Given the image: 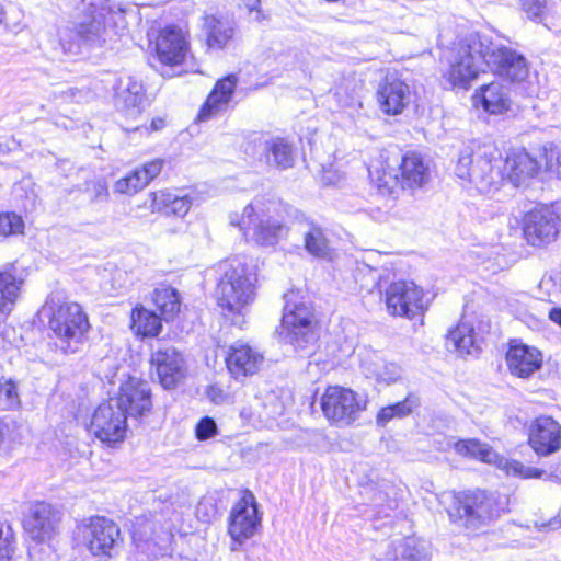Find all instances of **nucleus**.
Listing matches in <instances>:
<instances>
[{"mask_svg":"<svg viewBox=\"0 0 561 561\" xmlns=\"http://www.w3.org/2000/svg\"><path fill=\"white\" fill-rule=\"evenodd\" d=\"M70 37L78 43L101 46L119 36L127 26L126 11L108 0H69Z\"/></svg>","mask_w":561,"mask_h":561,"instance_id":"1","label":"nucleus"},{"mask_svg":"<svg viewBox=\"0 0 561 561\" xmlns=\"http://www.w3.org/2000/svg\"><path fill=\"white\" fill-rule=\"evenodd\" d=\"M528 73L527 59L511 41L500 35L493 37V75L503 82V90L493 91V115L502 114L508 118L517 115L519 106L511 98V88L524 82Z\"/></svg>","mask_w":561,"mask_h":561,"instance_id":"2","label":"nucleus"},{"mask_svg":"<svg viewBox=\"0 0 561 561\" xmlns=\"http://www.w3.org/2000/svg\"><path fill=\"white\" fill-rule=\"evenodd\" d=\"M255 274L245 263L232 261L217 286L218 306L225 317L244 316L255 298Z\"/></svg>","mask_w":561,"mask_h":561,"instance_id":"3","label":"nucleus"},{"mask_svg":"<svg viewBox=\"0 0 561 561\" xmlns=\"http://www.w3.org/2000/svg\"><path fill=\"white\" fill-rule=\"evenodd\" d=\"M48 313L49 329L59 341L64 353H75L89 330V321L81 306L77 302L60 301V298L50 295L44 306Z\"/></svg>","mask_w":561,"mask_h":561,"instance_id":"4","label":"nucleus"},{"mask_svg":"<svg viewBox=\"0 0 561 561\" xmlns=\"http://www.w3.org/2000/svg\"><path fill=\"white\" fill-rule=\"evenodd\" d=\"M278 204L263 198H255L243 208L241 215L230 216V224L238 227L245 237L251 238L261 245H274L287 233L286 225L273 216Z\"/></svg>","mask_w":561,"mask_h":561,"instance_id":"5","label":"nucleus"},{"mask_svg":"<svg viewBox=\"0 0 561 561\" xmlns=\"http://www.w3.org/2000/svg\"><path fill=\"white\" fill-rule=\"evenodd\" d=\"M489 47L478 34H470L453 49L449 58V80L454 85H465L489 67Z\"/></svg>","mask_w":561,"mask_h":561,"instance_id":"6","label":"nucleus"},{"mask_svg":"<svg viewBox=\"0 0 561 561\" xmlns=\"http://www.w3.org/2000/svg\"><path fill=\"white\" fill-rule=\"evenodd\" d=\"M282 329L285 340L297 350L306 348L318 339L313 310L305 302L291 306L287 300L282 318Z\"/></svg>","mask_w":561,"mask_h":561,"instance_id":"7","label":"nucleus"},{"mask_svg":"<svg viewBox=\"0 0 561 561\" xmlns=\"http://www.w3.org/2000/svg\"><path fill=\"white\" fill-rule=\"evenodd\" d=\"M321 409L328 420L350 425L366 409V401L348 388L330 386L321 397Z\"/></svg>","mask_w":561,"mask_h":561,"instance_id":"8","label":"nucleus"},{"mask_svg":"<svg viewBox=\"0 0 561 561\" xmlns=\"http://www.w3.org/2000/svg\"><path fill=\"white\" fill-rule=\"evenodd\" d=\"M82 536L85 547L94 557L112 558L122 541L119 527L103 516L83 520Z\"/></svg>","mask_w":561,"mask_h":561,"instance_id":"9","label":"nucleus"},{"mask_svg":"<svg viewBox=\"0 0 561 561\" xmlns=\"http://www.w3.org/2000/svg\"><path fill=\"white\" fill-rule=\"evenodd\" d=\"M490 512L489 494L480 489L454 493L453 504L448 510L450 518L465 519L466 527L473 530L484 525Z\"/></svg>","mask_w":561,"mask_h":561,"instance_id":"10","label":"nucleus"},{"mask_svg":"<svg viewBox=\"0 0 561 561\" xmlns=\"http://www.w3.org/2000/svg\"><path fill=\"white\" fill-rule=\"evenodd\" d=\"M424 293L414 282L391 283L385 291V302L389 314L413 319L423 312Z\"/></svg>","mask_w":561,"mask_h":561,"instance_id":"11","label":"nucleus"},{"mask_svg":"<svg viewBox=\"0 0 561 561\" xmlns=\"http://www.w3.org/2000/svg\"><path fill=\"white\" fill-rule=\"evenodd\" d=\"M560 216L550 206L542 205L527 211L523 220L525 239L533 247L553 242L559 234Z\"/></svg>","mask_w":561,"mask_h":561,"instance_id":"12","label":"nucleus"},{"mask_svg":"<svg viewBox=\"0 0 561 561\" xmlns=\"http://www.w3.org/2000/svg\"><path fill=\"white\" fill-rule=\"evenodd\" d=\"M127 419L122 410L110 399L94 411L90 432L102 443L115 444L126 436Z\"/></svg>","mask_w":561,"mask_h":561,"instance_id":"13","label":"nucleus"},{"mask_svg":"<svg viewBox=\"0 0 561 561\" xmlns=\"http://www.w3.org/2000/svg\"><path fill=\"white\" fill-rule=\"evenodd\" d=\"M260 523L261 516L254 494L250 490L242 491L240 500L230 512L229 535L234 542L242 543L255 534Z\"/></svg>","mask_w":561,"mask_h":561,"instance_id":"14","label":"nucleus"},{"mask_svg":"<svg viewBox=\"0 0 561 561\" xmlns=\"http://www.w3.org/2000/svg\"><path fill=\"white\" fill-rule=\"evenodd\" d=\"M126 419H140L147 415L151 408V392L148 383L135 377H129L119 387L117 397L111 398Z\"/></svg>","mask_w":561,"mask_h":561,"instance_id":"15","label":"nucleus"},{"mask_svg":"<svg viewBox=\"0 0 561 561\" xmlns=\"http://www.w3.org/2000/svg\"><path fill=\"white\" fill-rule=\"evenodd\" d=\"M528 445L537 456L547 457L561 448V425L551 416L540 415L527 426Z\"/></svg>","mask_w":561,"mask_h":561,"instance_id":"16","label":"nucleus"},{"mask_svg":"<svg viewBox=\"0 0 561 561\" xmlns=\"http://www.w3.org/2000/svg\"><path fill=\"white\" fill-rule=\"evenodd\" d=\"M263 364V353L243 341L231 344L226 356L228 371L236 380L257 374Z\"/></svg>","mask_w":561,"mask_h":561,"instance_id":"17","label":"nucleus"},{"mask_svg":"<svg viewBox=\"0 0 561 561\" xmlns=\"http://www.w3.org/2000/svg\"><path fill=\"white\" fill-rule=\"evenodd\" d=\"M60 518V512L51 504L37 502L28 508L24 529L33 540L44 542L55 535Z\"/></svg>","mask_w":561,"mask_h":561,"instance_id":"18","label":"nucleus"},{"mask_svg":"<svg viewBox=\"0 0 561 561\" xmlns=\"http://www.w3.org/2000/svg\"><path fill=\"white\" fill-rule=\"evenodd\" d=\"M506 364L512 375L519 378H529L542 366V354L519 340H511L506 351Z\"/></svg>","mask_w":561,"mask_h":561,"instance_id":"19","label":"nucleus"},{"mask_svg":"<svg viewBox=\"0 0 561 561\" xmlns=\"http://www.w3.org/2000/svg\"><path fill=\"white\" fill-rule=\"evenodd\" d=\"M151 364L165 389L174 388L185 376L183 356L173 346L158 347L151 355Z\"/></svg>","mask_w":561,"mask_h":561,"instance_id":"20","label":"nucleus"},{"mask_svg":"<svg viewBox=\"0 0 561 561\" xmlns=\"http://www.w3.org/2000/svg\"><path fill=\"white\" fill-rule=\"evenodd\" d=\"M490 332L489 321H479L477 328L473 324L461 321L457 328L449 331L447 336V348L454 350L460 355L476 356L480 353L483 343V339H479L480 335Z\"/></svg>","mask_w":561,"mask_h":561,"instance_id":"21","label":"nucleus"},{"mask_svg":"<svg viewBox=\"0 0 561 561\" xmlns=\"http://www.w3.org/2000/svg\"><path fill=\"white\" fill-rule=\"evenodd\" d=\"M377 100L383 113L398 115L411 102L410 87L394 76H387L378 87Z\"/></svg>","mask_w":561,"mask_h":561,"instance_id":"22","label":"nucleus"},{"mask_svg":"<svg viewBox=\"0 0 561 561\" xmlns=\"http://www.w3.org/2000/svg\"><path fill=\"white\" fill-rule=\"evenodd\" d=\"M156 53L164 65L182 64L188 53L185 34L176 26L164 27L157 37Z\"/></svg>","mask_w":561,"mask_h":561,"instance_id":"23","label":"nucleus"},{"mask_svg":"<svg viewBox=\"0 0 561 561\" xmlns=\"http://www.w3.org/2000/svg\"><path fill=\"white\" fill-rule=\"evenodd\" d=\"M114 94L115 106L126 116L135 117L144 108L146 94L140 81L133 77H121L116 80Z\"/></svg>","mask_w":561,"mask_h":561,"instance_id":"24","label":"nucleus"},{"mask_svg":"<svg viewBox=\"0 0 561 561\" xmlns=\"http://www.w3.org/2000/svg\"><path fill=\"white\" fill-rule=\"evenodd\" d=\"M493 466L506 476L520 479H542L561 483V461L551 465L548 469L526 466L520 461L507 459L500 455H493Z\"/></svg>","mask_w":561,"mask_h":561,"instance_id":"25","label":"nucleus"},{"mask_svg":"<svg viewBox=\"0 0 561 561\" xmlns=\"http://www.w3.org/2000/svg\"><path fill=\"white\" fill-rule=\"evenodd\" d=\"M289 215L304 234L306 251L316 257H329L331 249L322 227L297 209H290Z\"/></svg>","mask_w":561,"mask_h":561,"instance_id":"26","label":"nucleus"},{"mask_svg":"<svg viewBox=\"0 0 561 561\" xmlns=\"http://www.w3.org/2000/svg\"><path fill=\"white\" fill-rule=\"evenodd\" d=\"M398 171L402 190L415 191L422 188L431 178L428 164L415 151L402 156Z\"/></svg>","mask_w":561,"mask_h":561,"instance_id":"27","label":"nucleus"},{"mask_svg":"<svg viewBox=\"0 0 561 561\" xmlns=\"http://www.w3.org/2000/svg\"><path fill=\"white\" fill-rule=\"evenodd\" d=\"M538 170L539 164L537 160L530 157L524 149H517L507 154L501 172L503 178L508 179L515 186H518L534 178Z\"/></svg>","mask_w":561,"mask_h":561,"instance_id":"28","label":"nucleus"},{"mask_svg":"<svg viewBox=\"0 0 561 561\" xmlns=\"http://www.w3.org/2000/svg\"><path fill=\"white\" fill-rule=\"evenodd\" d=\"M238 78L229 75L216 82L205 104L199 111L198 121H207L228 108Z\"/></svg>","mask_w":561,"mask_h":561,"instance_id":"29","label":"nucleus"},{"mask_svg":"<svg viewBox=\"0 0 561 561\" xmlns=\"http://www.w3.org/2000/svg\"><path fill=\"white\" fill-rule=\"evenodd\" d=\"M23 284V279L16 276L14 264H7L0 268V316L11 312Z\"/></svg>","mask_w":561,"mask_h":561,"instance_id":"30","label":"nucleus"},{"mask_svg":"<svg viewBox=\"0 0 561 561\" xmlns=\"http://www.w3.org/2000/svg\"><path fill=\"white\" fill-rule=\"evenodd\" d=\"M151 197L152 211L161 213L167 216L174 215L184 217L192 206V201L187 195L180 196L169 191L153 192L151 193Z\"/></svg>","mask_w":561,"mask_h":561,"instance_id":"31","label":"nucleus"},{"mask_svg":"<svg viewBox=\"0 0 561 561\" xmlns=\"http://www.w3.org/2000/svg\"><path fill=\"white\" fill-rule=\"evenodd\" d=\"M203 30L207 35L208 47L214 49L225 48L234 35L233 24L215 15L204 16Z\"/></svg>","mask_w":561,"mask_h":561,"instance_id":"32","label":"nucleus"},{"mask_svg":"<svg viewBox=\"0 0 561 561\" xmlns=\"http://www.w3.org/2000/svg\"><path fill=\"white\" fill-rule=\"evenodd\" d=\"M265 162L270 167L288 169L294 164V150L284 138H274L265 142Z\"/></svg>","mask_w":561,"mask_h":561,"instance_id":"33","label":"nucleus"},{"mask_svg":"<svg viewBox=\"0 0 561 561\" xmlns=\"http://www.w3.org/2000/svg\"><path fill=\"white\" fill-rule=\"evenodd\" d=\"M472 164L471 153L462 151L459 156L455 173L459 179L469 180L478 186L481 192H489L491 188V179L484 175L478 167L470 168Z\"/></svg>","mask_w":561,"mask_h":561,"instance_id":"34","label":"nucleus"},{"mask_svg":"<svg viewBox=\"0 0 561 561\" xmlns=\"http://www.w3.org/2000/svg\"><path fill=\"white\" fill-rule=\"evenodd\" d=\"M153 302L165 321L173 319L181 308V299L176 289L161 286L153 291Z\"/></svg>","mask_w":561,"mask_h":561,"instance_id":"35","label":"nucleus"},{"mask_svg":"<svg viewBox=\"0 0 561 561\" xmlns=\"http://www.w3.org/2000/svg\"><path fill=\"white\" fill-rule=\"evenodd\" d=\"M397 557L405 561H428L431 556L430 543L419 537H407L396 548Z\"/></svg>","mask_w":561,"mask_h":561,"instance_id":"36","label":"nucleus"},{"mask_svg":"<svg viewBox=\"0 0 561 561\" xmlns=\"http://www.w3.org/2000/svg\"><path fill=\"white\" fill-rule=\"evenodd\" d=\"M131 322L135 332L142 336H156L162 328L161 318L142 307L133 310Z\"/></svg>","mask_w":561,"mask_h":561,"instance_id":"37","label":"nucleus"},{"mask_svg":"<svg viewBox=\"0 0 561 561\" xmlns=\"http://www.w3.org/2000/svg\"><path fill=\"white\" fill-rule=\"evenodd\" d=\"M368 171L371 182L380 194H394L398 188H401L399 171L388 170L385 167L369 168Z\"/></svg>","mask_w":561,"mask_h":561,"instance_id":"38","label":"nucleus"},{"mask_svg":"<svg viewBox=\"0 0 561 561\" xmlns=\"http://www.w3.org/2000/svg\"><path fill=\"white\" fill-rule=\"evenodd\" d=\"M419 405V400L414 396H408L403 401L383 407L376 416L378 426H386L391 420L402 419L412 413L413 409Z\"/></svg>","mask_w":561,"mask_h":561,"instance_id":"39","label":"nucleus"},{"mask_svg":"<svg viewBox=\"0 0 561 561\" xmlns=\"http://www.w3.org/2000/svg\"><path fill=\"white\" fill-rule=\"evenodd\" d=\"M455 450L458 455L477 459L483 462H491L489 460V450L478 439H462L455 443Z\"/></svg>","mask_w":561,"mask_h":561,"instance_id":"40","label":"nucleus"},{"mask_svg":"<svg viewBox=\"0 0 561 561\" xmlns=\"http://www.w3.org/2000/svg\"><path fill=\"white\" fill-rule=\"evenodd\" d=\"M148 183L144 179L139 169L134 170L127 176L119 179L115 183V191L121 194L134 195L144 190Z\"/></svg>","mask_w":561,"mask_h":561,"instance_id":"41","label":"nucleus"},{"mask_svg":"<svg viewBox=\"0 0 561 561\" xmlns=\"http://www.w3.org/2000/svg\"><path fill=\"white\" fill-rule=\"evenodd\" d=\"M20 403L16 383L11 379H0V409L14 410Z\"/></svg>","mask_w":561,"mask_h":561,"instance_id":"42","label":"nucleus"},{"mask_svg":"<svg viewBox=\"0 0 561 561\" xmlns=\"http://www.w3.org/2000/svg\"><path fill=\"white\" fill-rule=\"evenodd\" d=\"M24 229V221L21 216L15 213H1L0 214V240H3L12 234L22 233Z\"/></svg>","mask_w":561,"mask_h":561,"instance_id":"43","label":"nucleus"},{"mask_svg":"<svg viewBox=\"0 0 561 561\" xmlns=\"http://www.w3.org/2000/svg\"><path fill=\"white\" fill-rule=\"evenodd\" d=\"M14 549L15 541L11 526L0 522V561H9Z\"/></svg>","mask_w":561,"mask_h":561,"instance_id":"44","label":"nucleus"},{"mask_svg":"<svg viewBox=\"0 0 561 561\" xmlns=\"http://www.w3.org/2000/svg\"><path fill=\"white\" fill-rule=\"evenodd\" d=\"M218 515V505L213 496H204L196 505V516L203 523H210Z\"/></svg>","mask_w":561,"mask_h":561,"instance_id":"45","label":"nucleus"},{"mask_svg":"<svg viewBox=\"0 0 561 561\" xmlns=\"http://www.w3.org/2000/svg\"><path fill=\"white\" fill-rule=\"evenodd\" d=\"M388 485L386 483H382L378 486L367 485L363 490V494L367 496L371 503L377 507H383L387 506L389 508H392V504L389 501L388 493L386 491V488Z\"/></svg>","mask_w":561,"mask_h":561,"instance_id":"46","label":"nucleus"},{"mask_svg":"<svg viewBox=\"0 0 561 561\" xmlns=\"http://www.w3.org/2000/svg\"><path fill=\"white\" fill-rule=\"evenodd\" d=\"M54 96L60 99L64 102L81 103L88 101L91 98V91L89 89L68 87L62 90H55Z\"/></svg>","mask_w":561,"mask_h":561,"instance_id":"47","label":"nucleus"},{"mask_svg":"<svg viewBox=\"0 0 561 561\" xmlns=\"http://www.w3.org/2000/svg\"><path fill=\"white\" fill-rule=\"evenodd\" d=\"M195 435L198 440H206L217 435V424L209 417L204 416L195 427Z\"/></svg>","mask_w":561,"mask_h":561,"instance_id":"48","label":"nucleus"},{"mask_svg":"<svg viewBox=\"0 0 561 561\" xmlns=\"http://www.w3.org/2000/svg\"><path fill=\"white\" fill-rule=\"evenodd\" d=\"M401 377V368L397 364L388 363L376 371V379L386 383L394 382Z\"/></svg>","mask_w":561,"mask_h":561,"instance_id":"49","label":"nucleus"},{"mask_svg":"<svg viewBox=\"0 0 561 561\" xmlns=\"http://www.w3.org/2000/svg\"><path fill=\"white\" fill-rule=\"evenodd\" d=\"M522 9L527 13L531 20L540 19L547 0H519Z\"/></svg>","mask_w":561,"mask_h":561,"instance_id":"50","label":"nucleus"},{"mask_svg":"<svg viewBox=\"0 0 561 561\" xmlns=\"http://www.w3.org/2000/svg\"><path fill=\"white\" fill-rule=\"evenodd\" d=\"M163 165V159H154L150 162L145 163L141 168L138 169L140 170L146 182L149 184L153 179H156L161 173Z\"/></svg>","mask_w":561,"mask_h":561,"instance_id":"51","label":"nucleus"},{"mask_svg":"<svg viewBox=\"0 0 561 561\" xmlns=\"http://www.w3.org/2000/svg\"><path fill=\"white\" fill-rule=\"evenodd\" d=\"M263 409H264V413L259 412V416L264 415L267 417H273V416L279 414L282 411V407L278 403L277 398L273 393H270L266 396V398L263 402Z\"/></svg>","mask_w":561,"mask_h":561,"instance_id":"52","label":"nucleus"},{"mask_svg":"<svg viewBox=\"0 0 561 561\" xmlns=\"http://www.w3.org/2000/svg\"><path fill=\"white\" fill-rule=\"evenodd\" d=\"M489 90V84H483L479 91H477L472 96V102L476 107L482 106L485 112H490L491 102L486 98V91Z\"/></svg>","mask_w":561,"mask_h":561,"instance_id":"53","label":"nucleus"},{"mask_svg":"<svg viewBox=\"0 0 561 561\" xmlns=\"http://www.w3.org/2000/svg\"><path fill=\"white\" fill-rule=\"evenodd\" d=\"M536 527L540 531H553L561 528V519L559 517L550 518L548 522L537 523Z\"/></svg>","mask_w":561,"mask_h":561,"instance_id":"54","label":"nucleus"},{"mask_svg":"<svg viewBox=\"0 0 561 561\" xmlns=\"http://www.w3.org/2000/svg\"><path fill=\"white\" fill-rule=\"evenodd\" d=\"M243 3L252 15L251 20L260 22L262 20V14L259 10L260 0H243Z\"/></svg>","mask_w":561,"mask_h":561,"instance_id":"55","label":"nucleus"},{"mask_svg":"<svg viewBox=\"0 0 561 561\" xmlns=\"http://www.w3.org/2000/svg\"><path fill=\"white\" fill-rule=\"evenodd\" d=\"M144 528L145 529L141 530V525L137 524V525H135L134 530H133V539L135 542H137L138 547H139L140 542H147L149 540V538H146V529L147 528L151 529L150 523H147L144 526Z\"/></svg>","mask_w":561,"mask_h":561,"instance_id":"56","label":"nucleus"},{"mask_svg":"<svg viewBox=\"0 0 561 561\" xmlns=\"http://www.w3.org/2000/svg\"><path fill=\"white\" fill-rule=\"evenodd\" d=\"M94 201L96 202H100V201H104L106 199L107 195H108V190H107V185L104 183V182H96L94 184Z\"/></svg>","mask_w":561,"mask_h":561,"instance_id":"57","label":"nucleus"},{"mask_svg":"<svg viewBox=\"0 0 561 561\" xmlns=\"http://www.w3.org/2000/svg\"><path fill=\"white\" fill-rule=\"evenodd\" d=\"M508 503L510 499L507 495H504L503 497H500L496 502L497 511L499 512H507L508 511Z\"/></svg>","mask_w":561,"mask_h":561,"instance_id":"58","label":"nucleus"},{"mask_svg":"<svg viewBox=\"0 0 561 561\" xmlns=\"http://www.w3.org/2000/svg\"><path fill=\"white\" fill-rule=\"evenodd\" d=\"M549 318L561 327V308H552L549 312Z\"/></svg>","mask_w":561,"mask_h":561,"instance_id":"59","label":"nucleus"},{"mask_svg":"<svg viewBox=\"0 0 561 561\" xmlns=\"http://www.w3.org/2000/svg\"><path fill=\"white\" fill-rule=\"evenodd\" d=\"M5 434V425L0 421V445L2 444L4 439Z\"/></svg>","mask_w":561,"mask_h":561,"instance_id":"60","label":"nucleus"},{"mask_svg":"<svg viewBox=\"0 0 561 561\" xmlns=\"http://www.w3.org/2000/svg\"><path fill=\"white\" fill-rule=\"evenodd\" d=\"M162 124H163L162 119H158V121L153 119L152 121V128L153 129H159L162 126Z\"/></svg>","mask_w":561,"mask_h":561,"instance_id":"61","label":"nucleus"},{"mask_svg":"<svg viewBox=\"0 0 561 561\" xmlns=\"http://www.w3.org/2000/svg\"><path fill=\"white\" fill-rule=\"evenodd\" d=\"M215 391H216L215 387H210V389L208 391V394L211 396L213 401H216Z\"/></svg>","mask_w":561,"mask_h":561,"instance_id":"62","label":"nucleus"},{"mask_svg":"<svg viewBox=\"0 0 561 561\" xmlns=\"http://www.w3.org/2000/svg\"><path fill=\"white\" fill-rule=\"evenodd\" d=\"M482 163H483V164H485V165L488 167V171H491V161H490V160L484 159V160L482 161Z\"/></svg>","mask_w":561,"mask_h":561,"instance_id":"63","label":"nucleus"},{"mask_svg":"<svg viewBox=\"0 0 561 561\" xmlns=\"http://www.w3.org/2000/svg\"><path fill=\"white\" fill-rule=\"evenodd\" d=\"M60 42L62 43V45L65 46V37H61L60 38Z\"/></svg>","mask_w":561,"mask_h":561,"instance_id":"64","label":"nucleus"}]
</instances>
